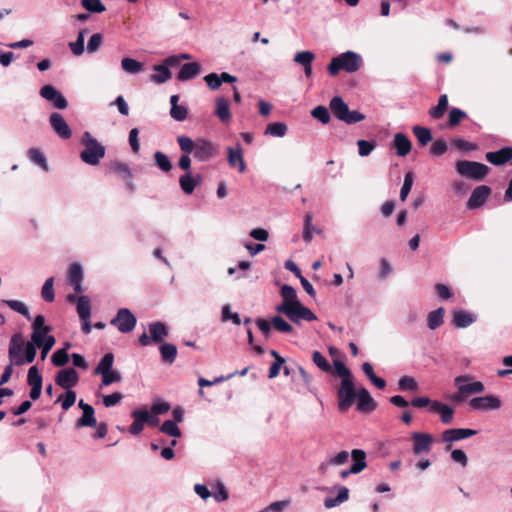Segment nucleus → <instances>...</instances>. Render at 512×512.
I'll return each mask as SVG.
<instances>
[{
	"label": "nucleus",
	"instance_id": "41",
	"mask_svg": "<svg viewBox=\"0 0 512 512\" xmlns=\"http://www.w3.org/2000/svg\"><path fill=\"white\" fill-rule=\"evenodd\" d=\"M281 297L283 298V301L281 304L286 305H293L295 302H299L297 297V292L294 287L290 285H283L280 290Z\"/></svg>",
	"mask_w": 512,
	"mask_h": 512
},
{
	"label": "nucleus",
	"instance_id": "31",
	"mask_svg": "<svg viewBox=\"0 0 512 512\" xmlns=\"http://www.w3.org/2000/svg\"><path fill=\"white\" fill-rule=\"evenodd\" d=\"M200 73V65L197 62L182 65L177 78L180 81H187L195 78Z\"/></svg>",
	"mask_w": 512,
	"mask_h": 512
},
{
	"label": "nucleus",
	"instance_id": "64",
	"mask_svg": "<svg viewBox=\"0 0 512 512\" xmlns=\"http://www.w3.org/2000/svg\"><path fill=\"white\" fill-rule=\"evenodd\" d=\"M331 373L337 374L338 376L342 377V379L348 378V377L352 376L351 371L339 359H334L333 360V366H332V372Z\"/></svg>",
	"mask_w": 512,
	"mask_h": 512
},
{
	"label": "nucleus",
	"instance_id": "4",
	"mask_svg": "<svg viewBox=\"0 0 512 512\" xmlns=\"http://www.w3.org/2000/svg\"><path fill=\"white\" fill-rule=\"evenodd\" d=\"M470 375H460L455 377L454 385L457 387V393H454L450 399L453 402H463L468 396L484 392L485 386L481 381H472Z\"/></svg>",
	"mask_w": 512,
	"mask_h": 512
},
{
	"label": "nucleus",
	"instance_id": "47",
	"mask_svg": "<svg viewBox=\"0 0 512 512\" xmlns=\"http://www.w3.org/2000/svg\"><path fill=\"white\" fill-rule=\"evenodd\" d=\"M26 343L27 341H25L23 335L16 333L10 339L8 352H24L26 349Z\"/></svg>",
	"mask_w": 512,
	"mask_h": 512
},
{
	"label": "nucleus",
	"instance_id": "55",
	"mask_svg": "<svg viewBox=\"0 0 512 512\" xmlns=\"http://www.w3.org/2000/svg\"><path fill=\"white\" fill-rule=\"evenodd\" d=\"M114 354H104L103 358L98 363L95 368V374H104V372H108L112 370L113 362H114Z\"/></svg>",
	"mask_w": 512,
	"mask_h": 512
},
{
	"label": "nucleus",
	"instance_id": "37",
	"mask_svg": "<svg viewBox=\"0 0 512 512\" xmlns=\"http://www.w3.org/2000/svg\"><path fill=\"white\" fill-rule=\"evenodd\" d=\"M77 313L81 321L90 320L91 317V302L88 296L81 295L79 302L76 305Z\"/></svg>",
	"mask_w": 512,
	"mask_h": 512
},
{
	"label": "nucleus",
	"instance_id": "26",
	"mask_svg": "<svg viewBox=\"0 0 512 512\" xmlns=\"http://www.w3.org/2000/svg\"><path fill=\"white\" fill-rule=\"evenodd\" d=\"M131 416L134 418V421L128 430L130 434L137 436L143 431L145 421L148 420V411L142 409L134 410Z\"/></svg>",
	"mask_w": 512,
	"mask_h": 512
},
{
	"label": "nucleus",
	"instance_id": "20",
	"mask_svg": "<svg viewBox=\"0 0 512 512\" xmlns=\"http://www.w3.org/2000/svg\"><path fill=\"white\" fill-rule=\"evenodd\" d=\"M477 431L469 428H453L447 429L442 433V439L444 442H454L462 439H466L476 435Z\"/></svg>",
	"mask_w": 512,
	"mask_h": 512
},
{
	"label": "nucleus",
	"instance_id": "19",
	"mask_svg": "<svg viewBox=\"0 0 512 512\" xmlns=\"http://www.w3.org/2000/svg\"><path fill=\"white\" fill-rule=\"evenodd\" d=\"M79 376L74 368H67L58 371L56 375V384L64 389H70L78 383Z\"/></svg>",
	"mask_w": 512,
	"mask_h": 512
},
{
	"label": "nucleus",
	"instance_id": "17",
	"mask_svg": "<svg viewBox=\"0 0 512 512\" xmlns=\"http://www.w3.org/2000/svg\"><path fill=\"white\" fill-rule=\"evenodd\" d=\"M413 440V452L418 455L423 452H429L433 443V437L428 433L414 432L411 436Z\"/></svg>",
	"mask_w": 512,
	"mask_h": 512
},
{
	"label": "nucleus",
	"instance_id": "22",
	"mask_svg": "<svg viewBox=\"0 0 512 512\" xmlns=\"http://www.w3.org/2000/svg\"><path fill=\"white\" fill-rule=\"evenodd\" d=\"M228 163L231 167H237L240 173H243L246 169V164L243 158L242 147L237 143L236 148L228 147Z\"/></svg>",
	"mask_w": 512,
	"mask_h": 512
},
{
	"label": "nucleus",
	"instance_id": "14",
	"mask_svg": "<svg viewBox=\"0 0 512 512\" xmlns=\"http://www.w3.org/2000/svg\"><path fill=\"white\" fill-rule=\"evenodd\" d=\"M351 457L354 463L349 469L342 470L340 472V477L342 479L347 478L350 474H358L367 467L365 451L361 449H353L351 451Z\"/></svg>",
	"mask_w": 512,
	"mask_h": 512
},
{
	"label": "nucleus",
	"instance_id": "8",
	"mask_svg": "<svg viewBox=\"0 0 512 512\" xmlns=\"http://www.w3.org/2000/svg\"><path fill=\"white\" fill-rule=\"evenodd\" d=\"M148 331L149 335L144 332L138 338L139 343L144 347L150 345L152 342L162 343L168 336L169 328L165 323L156 321L149 324Z\"/></svg>",
	"mask_w": 512,
	"mask_h": 512
},
{
	"label": "nucleus",
	"instance_id": "5",
	"mask_svg": "<svg viewBox=\"0 0 512 512\" xmlns=\"http://www.w3.org/2000/svg\"><path fill=\"white\" fill-rule=\"evenodd\" d=\"M278 313L286 315L292 322L299 324L301 320L308 322L315 321L316 315L300 301L295 302L293 305L279 304L276 307Z\"/></svg>",
	"mask_w": 512,
	"mask_h": 512
},
{
	"label": "nucleus",
	"instance_id": "6",
	"mask_svg": "<svg viewBox=\"0 0 512 512\" xmlns=\"http://www.w3.org/2000/svg\"><path fill=\"white\" fill-rule=\"evenodd\" d=\"M456 171L461 176L479 181L487 175L489 167L479 162L460 160L456 163Z\"/></svg>",
	"mask_w": 512,
	"mask_h": 512
},
{
	"label": "nucleus",
	"instance_id": "63",
	"mask_svg": "<svg viewBox=\"0 0 512 512\" xmlns=\"http://www.w3.org/2000/svg\"><path fill=\"white\" fill-rule=\"evenodd\" d=\"M56 402H61L64 410H68L76 402V393L73 390L67 389L65 396H59Z\"/></svg>",
	"mask_w": 512,
	"mask_h": 512
},
{
	"label": "nucleus",
	"instance_id": "28",
	"mask_svg": "<svg viewBox=\"0 0 512 512\" xmlns=\"http://www.w3.org/2000/svg\"><path fill=\"white\" fill-rule=\"evenodd\" d=\"M431 411L438 413L444 424L452 423L454 418V409L451 406L435 400L431 403Z\"/></svg>",
	"mask_w": 512,
	"mask_h": 512
},
{
	"label": "nucleus",
	"instance_id": "51",
	"mask_svg": "<svg viewBox=\"0 0 512 512\" xmlns=\"http://www.w3.org/2000/svg\"><path fill=\"white\" fill-rule=\"evenodd\" d=\"M112 170L119 174L124 180L133 178L130 166L127 163L115 161L111 164Z\"/></svg>",
	"mask_w": 512,
	"mask_h": 512
},
{
	"label": "nucleus",
	"instance_id": "43",
	"mask_svg": "<svg viewBox=\"0 0 512 512\" xmlns=\"http://www.w3.org/2000/svg\"><path fill=\"white\" fill-rule=\"evenodd\" d=\"M121 68L127 73L136 74L143 70V63L130 57H124L121 60Z\"/></svg>",
	"mask_w": 512,
	"mask_h": 512
},
{
	"label": "nucleus",
	"instance_id": "52",
	"mask_svg": "<svg viewBox=\"0 0 512 512\" xmlns=\"http://www.w3.org/2000/svg\"><path fill=\"white\" fill-rule=\"evenodd\" d=\"M398 388L401 391L415 392L418 390V383L415 378L405 375L399 379Z\"/></svg>",
	"mask_w": 512,
	"mask_h": 512
},
{
	"label": "nucleus",
	"instance_id": "29",
	"mask_svg": "<svg viewBox=\"0 0 512 512\" xmlns=\"http://www.w3.org/2000/svg\"><path fill=\"white\" fill-rule=\"evenodd\" d=\"M215 115L221 122L227 123L231 119L229 101L225 97H217L215 100Z\"/></svg>",
	"mask_w": 512,
	"mask_h": 512
},
{
	"label": "nucleus",
	"instance_id": "59",
	"mask_svg": "<svg viewBox=\"0 0 512 512\" xmlns=\"http://www.w3.org/2000/svg\"><path fill=\"white\" fill-rule=\"evenodd\" d=\"M315 59V55L311 51H300L295 54L294 56V62L301 65V66H308L309 64H312V62Z\"/></svg>",
	"mask_w": 512,
	"mask_h": 512
},
{
	"label": "nucleus",
	"instance_id": "33",
	"mask_svg": "<svg viewBox=\"0 0 512 512\" xmlns=\"http://www.w3.org/2000/svg\"><path fill=\"white\" fill-rule=\"evenodd\" d=\"M94 413L95 411L92 406L85 407L82 416L76 422V427H95L97 425V421Z\"/></svg>",
	"mask_w": 512,
	"mask_h": 512
},
{
	"label": "nucleus",
	"instance_id": "46",
	"mask_svg": "<svg viewBox=\"0 0 512 512\" xmlns=\"http://www.w3.org/2000/svg\"><path fill=\"white\" fill-rule=\"evenodd\" d=\"M41 296L48 303H51L54 301V299H55L54 277H49L45 280V282L42 286V289H41Z\"/></svg>",
	"mask_w": 512,
	"mask_h": 512
},
{
	"label": "nucleus",
	"instance_id": "3",
	"mask_svg": "<svg viewBox=\"0 0 512 512\" xmlns=\"http://www.w3.org/2000/svg\"><path fill=\"white\" fill-rule=\"evenodd\" d=\"M80 142L84 146L80 153L81 161L90 166H97L105 156V147L88 131L82 134Z\"/></svg>",
	"mask_w": 512,
	"mask_h": 512
},
{
	"label": "nucleus",
	"instance_id": "42",
	"mask_svg": "<svg viewBox=\"0 0 512 512\" xmlns=\"http://www.w3.org/2000/svg\"><path fill=\"white\" fill-rule=\"evenodd\" d=\"M3 303L5 305H7L10 309H12L13 311L24 316L26 319H28V320L31 319V314H30L29 308L24 302L19 301V300H3Z\"/></svg>",
	"mask_w": 512,
	"mask_h": 512
},
{
	"label": "nucleus",
	"instance_id": "23",
	"mask_svg": "<svg viewBox=\"0 0 512 512\" xmlns=\"http://www.w3.org/2000/svg\"><path fill=\"white\" fill-rule=\"evenodd\" d=\"M357 409L360 411L372 412L377 408V403L366 388H360L356 395Z\"/></svg>",
	"mask_w": 512,
	"mask_h": 512
},
{
	"label": "nucleus",
	"instance_id": "15",
	"mask_svg": "<svg viewBox=\"0 0 512 512\" xmlns=\"http://www.w3.org/2000/svg\"><path fill=\"white\" fill-rule=\"evenodd\" d=\"M217 154V148L208 140L201 139L196 142L194 157L198 161H208Z\"/></svg>",
	"mask_w": 512,
	"mask_h": 512
},
{
	"label": "nucleus",
	"instance_id": "50",
	"mask_svg": "<svg viewBox=\"0 0 512 512\" xmlns=\"http://www.w3.org/2000/svg\"><path fill=\"white\" fill-rule=\"evenodd\" d=\"M85 33H86V30H81L78 33L76 41L69 43V47L75 56H80L84 53Z\"/></svg>",
	"mask_w": 512,
	"mask_h": 512
},
{
	"label": "nucleus",
	"instance_id": "40",
	"mask_svg": "<svg viewBox=\"0 0 512 512\" xmlns=\"http://www.w3.org/2000/svg\"><path fill=\"white\" fill-rule=\"evenodd\" d=\"M348 498H349V490H348V488L342 486V487H340L338 494L335 498H326L324 500V506L326 508L330 509V508L338 506L341 503L347 501Z\"/></svg>",
	"mask_w": 512,
	"mask_h": 512
},
{
	"label": "nucleus",
	"instance_id": "7",
	"mask_svg": "<svg viewBox=\"0 0 512 512\" xmlns=\"http://www.w3.org/2000/svg\"><path fill=\"white\" fill-rule=\"evenodd\" d=\"M356 395L357 392L355 390L353 376L342 379L337 392L339 410H348L352 406Z\"/></svg>",
	"mask_w": 512,
	"mask_h": 512
},
{
	"label": "nucleus",
	"instance_id": "9",
	"mask_svg": "<svg viewBox=\"0 0 512 512\" xmlns=\"http://www.w3.org/2000/svg\"><path fill=\"white\" fill-rule=\"evenodd\" d=\"M137 323L135 315L128 308H121L116 316L111 320V325L116 327L121 333L131 332Z\"/></svg>",
	"mask_w": 512,
	"mask_h": 512
},
{
	"label": "nucleus",
	"instance_id": "25",
	"mask_svg": "<svg viewBox=\"0 0 512 512\" xmlns=\"http://www.w3.org/2000/svg\"><path fill=\"white\" fill-rule=\"evenodd\" d=\"M512 159V147H504L498 151L488 152L486 160L493 165H503Z\"/></svg>",
	"mask_w": 512,
	"mask_h": 512
},
{
	"label": "nucleus",
	"instance_id": "34",
	"mask_svg": "<svg viewBox=\"0 0 512 512\" xmlns=\"http://www.w3.org/2000/svg\"><path fill=\"white\" fill-rule=\"evenodd\" d=\"M170 65L160 64L154 66V71L156 72L151 76V81L157 84H163L171 79L172 74L168 69Z\"/></svg>",
	"mask_w": 512,
	"mask_h": 512
},
{
	"label": "nucleus",
	"instance_id": "36",
	"mask_svg": "<svg viewBox=\"0 0 512 512\" xmlns=\"http://www.w3.org/2000/svg\"><path fill=\"white\" fill-rule=\"evenodd\" d=\"M474 321H475L474 316L465 310H457L454 312L453 324L458 328L468 327Z\"/></svg>",
	"mask_w": 512,
	"mask_h": 512
},
{
	"label": "nucleus",
	"instance_id": "24",
	"mask_svg": "<svg viewBox=\"0 0 512 512\" xmlns=\"http://www.w3.org/2000/svg\"><path fill=\"white\" fill-rule=\"evenodd\" d=\"M201 176L199 174L192 175L191 172H186L179 178V185L182 191L190 195L194 192L195 188L201 183Z\"/></svg>",
	"mask_w": 512,
	"mask_h": 512
},
{
	"label": "nucleus",
	"instance_id": "12",
	"mask_svg": "<svg viewBox=\"0 0 512 512\" xmlns=\"http://www.w3.org/2000/svg\"><path fill=\"white\" fill-rule=\"evenodd\" d=\"M49 124L52 130L57 134L61 139L67 140L72 136V130L69 127L68 123L64 119V117L58 113L53 112L49 116Z\"/></svg>",
	"mask_w": 512,
	"mask_h": 512
},
{
	"label": "nucleus",
	"instance_id": "18",
	"mask_svg": "<svg viewBox=\"0 0 512 512\" xmlns=\"http://www.w3.org/2000/svg\"><path fill=\"white\" fill-rule=\"evenodd\" d=\"M84 273L80 263H72L68 269V284L74 289L76 293L83 291L82 281Z\"/></svg>",
	"mask_w": 512,
	"mask_h": 512
},
{
	"label": "nucleus",
	"instance_id": "53",
	"mask_svg": "<svg viewBox=\"0 0 512 512\" xmlns=\"http://www.w3.org/2000/svg\"><path fill=\"white\" fill-rule=\"evenodd\" d=\"M313 216L311 213H307L304 217V227H303V239L306 243L311 242L313 239V232L315 231V227L312 223Z\"/></svg>",
	"mask_w": 512,
	"mask_h": 512
},
{
	"label": "nucleus",
	"instance_id": "30",
	"mask_svg": "<svg viewBox=\"0 0 512 512\" xmlns=\"http://www.w3.org/2000/svg\"><path fill=\"white\" fill-rule=\"evenodd\" d=\"M329 107L334 114V116L340 121L343 120L346 113L348 112V105L340 96H335L330 100Z\"/></svg>",
	"mask_w": 512,
	"mask_h": 512
},
{
	"label": "nucleus",
	"instance_id": "2",
	"mask_svg": "<svg viewBox=\"0 0 512 512\" xmlns=\"http://www.w3.org/2000/svg\"><path fill=\"white\" fill-rule=\"evenodd\" d=\"M363 65L360 54L354 51H346L333 57L327 67L331 76H336L341 70L347 73L357 72Z\"/></svg>",
	"mask_w": 512,
	"mask_h": 512
},
{
	"label": "nucleus",
	"instance_id": "21",
	"mask_svg": "<svg viewBox=\"0 0 512 512\" xmlns=\"http://www.w3.org/2000/svg\"><path fill=\"white\" fill-rule=\"evenodd\" d=\"M392 147L395 149L399 157L408 155L412 148V143L407 135L398 132L393 137Z\"/></svg>",
	"mask_w": 512,
	"mask_h": 512
},
{
	"label": "nucleus",
	"instance_id": "61",
	"mask_svg": "<svg viewBox=\"0 0 512 512\" xmlns=\"http://www.w3.org/2000/svg\"><path fill=\"white\" fill-rule=\"evenodd\" d=\"M358 153L361 157H366L371 154V152L376 148V141H367V140H358Z\"/></svg>",
	"mask_w": 512,
	"mask_h": 512
},
{
	"label": "nucleus",
	"instance_id": "57",
	"mask_svg": "<svg viewBox=\"0 0 512 512\" xmlns=\"http://www.w3.org/2000/svg\"><path fill=\"white\" fill-rule=\"evenodd\" d=\"M81 5L90 13H102L106 10L101 0H81Z\"/></svg>",
	"mask_w": 512,
	"mask_h": 512
},
{
	"label": "nucleus",
	"instance_id": "54",
	"mask_svg": "<svg viewBox=\"0 0 512 512\" xmlns=\"http://www.w3.org/2000/svg\"><path fill=\"white\" fill-rule=\"evenodd\" d=\"M272 327L280 333H291L293 327L281 316H275L271 319Z\"/></svg>",
	"mask_w": 512,
	"mask_h": 512
},
{
	"label": "nucleus",
	"instance_id": "13",
	"mask_svg": "<svg viewBox=\"0 0 512 512\" xmlns=\"http://www.w3.org/2000/svg\"><path fill=\"white\" fill-rule=\"evenodd\" d=\"M27 383L31 387L29 396L32 400H37L41 396L43 378L37 365H33L28 370Z\"/></svg>",
	"mask_w": 512,
	"mask_h": 512
},
{
	"label": "nucleus",
	"instance_id": "32",
	"mask_svg": "<svg viewBox=\"0 0 512 512\" xmlns=\"http://www.w3.org/2000/svg\"><path fill=\"white\" fill-rule=\"evenodd\" d=\"M272 355L275 357V360L270 366L268 377L270 379L277 377L281 369L283 370L284 375L288 376L290 374V368L285 365V359L279 354Z\"/></svg>",
	"mask_w": 512,
	"mask_h": 512
},
{
	"label": "nucleus",
	"instance_id": "56",
	"mask_svg": "<svg viewBox=\"0 0 512 512\" xmlns=\"http://www.w3.org/2000/svg\"><path fill=\"white\" fill-rule=\"evenodd\" d=\"M160 431L172 437H181L182 433L177 424L172 420H166L160 426Z\"/></svg>",
	"mask_w": 512,
	"mask_h": 512
},
{
	"label": "nucleus",
	"instance_id": "10",
	"mask_svg": "<svg viewBox=\"0 0 512 512\" xmlns=\"http://www.w3.org/2000/svg\"><path fill=\"white\" fill-rule=\"evenodd\" d=\"M39 94L56 109L63 110L68 106L65 96L51 84L42 86Z\"/></svg>",
	"mask_w": 512,
	"mask_h": 512
},
{
	"label": "nucleus",
	"instance_id": "44",
	"mask_svg": "<svg viewBox=\"0 0 512 512\" xmlns=\"http://www.w3.org/2000/svg\"><path fill=\"white\" fill-rule=\"evenodd\" d=\"M287 125L283 122H272L267 125L265 134L273 137H284L287 133Z\"/></svg>",
	"mask_w": 512,
	"mask_h": 512
},
{
	"label": "nucleus",
	"instance_id": "11",
	"mask_svg": "<svg viewBox=\"0 0 512 512\" xmlns=\"http://www.w3.org/2000/svg\"><path fill=\"white\" fill-rule=\"evenodd\" d=\"M469 406L473 410L489 411L501 408V400L494 395L474 397L469 401Z\"/></svg>",
	"mask_w": 512,
	"mask_h": 512
},
{
	"label": "nucleus",
	"instance_id": "48",
	"mask_svg": "<svg viewBox=\"0 0 512 512\" xmlns=\"http://www.w3.org/2000/svg\"><path fill=\"white\" fill-rule=\"evenodd\" d=\"M311 116L322 124H328L331 119L328 108L323 105H318L312 109Z\"/></svg>",
	"mask_w": 512,
	"mask_h": 512
},
{
	"label": "nucleus",
	"instance_id": "35",
	"mask_svg": "<svg viewBox=\"0 0 512 512\" xmlns=\"http://www.w3.org/2000/svg\"><path fill=\"white\" fill-rule=\"evenodd\" d=\"M27 156L33 164L39 166L46 172L49 170L47 159H46L44 153L40 149L30 148L27 151Z\"/></svg>",
	"mask_w": 512,
	"mask_h": 512
},
{
	"label": "nucleus",
	"instance_id": "58",
	"mask_svg": "<svg viewBox=\"0 0 512 512\" xmlns=\"http://www.w3.org/2000/svg\"><path fill=\"white\" fill-rule=\"evenodd\" d=\"M36 354H9L10 362L12 365L21 366L24 364L32 363L35 360Z\"/></svg>",
	"mask_w": 512,
	"mask_h": 512
},
{
	"label": "nucleus",
	"instance_id": "27",
	"mask_svg": "<svg viewBox=\"0 0 512 512\" xmlns=\"http://www.w3.org/2000/svg\"><path fill=\"white\" fill-rule=\"evenodd\" d=\"M249 370V366L245 367L244 369H242L241 371H234L226 376H219V377H216L214 380L210 381V380H207L203 377H199L198 378V385L200 387L199 389V395L200 396H203L204 395V391L202 390L203 387H208V386H212L214 384H218V383H221L223 381H227L229 379H231L232 377H234L235 375H240V376H244L247 374Z\"/></svg>",
	"mask_w": 512,
	"mask_h": 512
},
{
	"label": "nucleus",
	"instance_id": "39",
	"mask_svg": "<svg viewBox=\"0 0 512 512\" xmlns=\"http://www.w3.org/2000/svg\"><path fill=\"white\" fill-rule=\"evenodd\" d=\"M448 108V97L443 94L438 99V104L429 110V115L433 119H440L443 117Z\"/></svg>",
	"mask_w": 512,
	"mask_h": 512
},
{
	"label": "nucleus",
	"instance_id": "62",
	"mask_svg": "<svg viewBox=\"0 0 512 512\" xmlns=\"http://www.w3.org/2000/svg\"><path fill=\"white\" fill-rule=\"evenodd\" d=\"M177 142L183 154H190L195 150L196 142L188 136H178Z\"/></svg>",
	"mask_w": 512,
	"mask_h": 512
},
{
	"label": "nucleus",
	"instance_id": "60",
	"mask_svg": "<svg viewBox=\"0 0 512 512\" xmlns=\"http://www.w3.org/2000/svg\"><path fill=\"white\" fill-rule=\"evenodd\" d=\"M465 118H467V113L465 111L459 108H452L449 111L448 124L450 127H455Z\"/></svg>",
	"mask_w": 512,
	"mask_h": 512
},
{
	"label": "nucleus",
	"instance_id": "45",
	"mask_svg": "<svg viewBox=\"0 0 512 512\" xmlns=\"http://www.w3.org/2000/svg\"><path fill=\"white\" fill-rule=\"evenodd\" d=\"M444 313H445L444 308L440 307L434 311H431L428 314L427 322H428V327L431 330L436 329L443 323Z\"/></svg>",
	"mask_w": 512,
	"mask_h": 512
},
{
	"label": "nucleus",
	"instance_id": "38",
	"mask_svg": "<svg viewBox=\"0 0 512 512\" xmlns=\"http://www.w3.org/2000/svg\"><path fill=\"white\" fill-rule=\"evenodd\" d=\"M412 132L417 138L419 145L422 147L426 146L433 139L431 130L426 127L419 125L413 126Z\"/></svg>",
	"mask_w": 512,
	"mask_h": 512
},
{
	"label": "nucleus",
	"instance_id": "49",
	"mask_svg": "<svg viewBox=\"0 0 512 512\" xmlns=\"http://www.w3.org/2000/svg\"><path fill=\"white\" fill-rule=\"evenodd\" d=\"M154 160L157 167L163 172H169L172 169V163L168 156L163 152L157 151L154 154Z\"/></svg>",
	"mask_w": 512,
	"mask_h": 512
},
{
	"label": "nucleus",
	"instance_id": "1",
	"mask_svg": "<svg viewBox=\"0 0 512 512\" xmlns=\"http://www.w3.org/2000/svg\"><path fill=\"white\" fill-rule=\"evenodd\" d=\"M31 338L26 343L24 352H50L55 345V337L52 335V327L46 324L45 316L37 315L31 324Z\"/></svg>",
	"mask_w": 512,
	"mask_h": 512
},
{
	"label": "nucleus",
	"instance_id": "16",
	"mask_svg": "<svg viewBox=\"0 0 512 512\" xmlns=\"http://www.w3.org/2000/svg\"><path fill=\"white\" fill-rule=\"evenodd\" d=\"M490 193L491 189L486 185L476 187L468 199L467 207L469 209H476L483 206L487 201Z\"/></svg>",
	"mask_w": 512,
	"mask_h": 512
}]
</instances>
